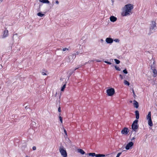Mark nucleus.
Listing matches in <instances>:
<instances>
[{
    "instance_id": "f257e3e1",
    "label": "nucleus",
    "mask_w": 157,
    "mask_h": 157,
    "mask_svg": "<svg viewBox=\"0 0 157 157\" xmlns=\"http://www.w3.org/2000/svg\"><path fill=\"white\" fill-rule=\"evenodd\" d=\"M133 8L134 6L132 4L126 5L124 7V11L122 13V16H125L128 15H130L132 10L133 9Z\"/></svg>"
},
{
    "instance_id": "f03ea898",
    "label": "nucleus",
    "mask_w": 157,
    "mask_h": 157,
    "mask_svg": "<svg viewBox=\"0 0 157 157\" xmlns=\"http://www.w3.org/2000/svg\"><path fill=\"white\" fill-rule=\"evenodd\" d=\"M156 29V23L155 21H151V24L150 25L149 33H148V35H150L152 33L155 32V30Z\"/></svg>"
},
{
    "instance_id": "7ed1b4c3",
    "label": "nucleus",
    "mask_w": 157,
    "mask_h": 157,
    "mask_svg": "<svg viewBox=\"0 0 157 157\" xmlns=\"http://www.w3.org/2000/svg\"><path fill=\"white\" fill-rule=\"evenodd\" d=\"M138 120H135L131 125L132 129V130L136 132V129L139 128V124H138Z\"/></svg>"
},
{
    "instance_id": "20e7f679",
    "label": "nucleus",
    "mask_w": 157,
    "mask_h": 157,
    "mask_svg": "<svg viewBox=\"0 0 157 157\" xmlns=\"http://www.w3.org/2000/svg\"><path fill=\"white\" fill-rule=\"evenodd\" d=\"M59 150V152L61 153L62 156L63 157H67V152L65 149L63 147L62 148L60 147Z\"/></svg>"
},
{
    "instance_id": "39448f33",
    "label": "nucleus",
    "mask_w": 157,
    "mask_h": 157,
    "mask_svg": "<svg viewBox=\"0 0 157 157\" xmlns=\"http://www.w3.org/2000/svg\"><path fill=\"white\" fill-rule=\"evenodd\" d=\"M115 90L113 88H111L107 89L106 90V92L107 93V95L108 96H113L115 93Z\"/></svg>"
},
{
    "instance_id": "423d86ee",
    "label": "nucleus",
    "mask_w": 157,
    "mask_h": 157,
    "mask_svg": "<svg viewBox=\"0 0 157 157\" xmlns=\"http://www.w3.org/2000/svg\"><path fill=\"white\" fill-rule=\"evenodd\" d=\"M134 143L132 141H130L127 144L125 147V149L127 150H129L132 147Z\"/></svg>"
},
{
    "instance_id": "0eeeda50",
    "label": "nucleus",
    "mask_w": 157,
    "mask_h": 157,
    "mask_svg": "<svg viewBox=\"0 0 157 157\" xmlns=\"http://www.w3.org/2000/svg\"><path fill=\"white\" fill-rule=\"evenodd\" d=\"M155 68V67L152 66V65L151 66V69L153 71V76L154 77H156L157 75V71Z\"/></svg>"
},
{
    "instance_id": "6e6552de",
    "label": "nucleus",
    "mask_w": 157,
    "mask_h": 157,
    "mask_svg": "<svg viewBox=\"0 0 157 157\" xmlns=\"http://www.w3.org/2000/svg\"><path fill=\"white\" fill-rule=\"evenodd\" d=\"M129 130L128 128L124 127L121 131V133L122 134L127 135L128 134Z\"/></svg>"
},
{
    "instance_id": "1a4fd4ad",
    "label": "nucleus",
    "mask_w": 157,
    "mask_h": 157,
    "mask_svg": "<svg viewBox=\"0 0 157 157\" xmlns=\"http://www.w3.org/2000/svg\"><path fill=\"white\" fill-rule=\"evenodd\" d=\"M105 41L107 44H111L113 42V40L112 38L107 37Z\"/></svg>"
},
{
    "instance_id": "9d476101",
    "label": "nucleus",
    "mask_w": 157,
    "mask_h": 157,
    "mask_svg": "<svg viewBox=\"0 0 157 157\" xmlns=\"http://www.w3.org/2000/svg\"><path fill=\"white\" fill-rule=\"evenodd\" d=\"M117 19V18L113 16H111L110 17V21L112 22H114L116 21Z\"/></svg>"
},
{
    "instance_id": "9b49d317",
    "label": "nucleus",
    "mask_w": 157,
    "mask_h": 157,
    "mask_svg": "<svg viewBox=\"0 0 157 157\" xmlns=\"http://www.w3.org/2000/svg\"><path fill=\"white\" fill-rule=\"evenodd\" d=\"M133 102L134 107L136 108H138L139 106L138 103L135 100L133 101Z\"/></svg>"
},
{
    "instance_id": "f8f14e48",
    "label": "nucleus",
    "mask_w": 157,
    "mask_h": 157,
    "mask_svg": "<svg viewBox=\"0 0 157 157\" xmlns=\"http://www.w3.org/2000/svg\"><path fill=\"white\" fill-rule=\"evenodd\" d=\"M136 116V120H138L139 118V111L138 110H136L135 112Z\"/></svg>"
},
{
    "instance_id": "ddd939ff",
    "label": "nucleus",
    "mask_w": 157,
    "mask_h": 157,
    "mask_svg": "<svg viewBox=\"0 0 157 157\" xmlns=\"http://www.w3.org/2000/svg\"><path fill=\"white\" fill-rule=\"evenodd\" d=\"M8 33V30H5L3 32V38H5L7 36Z\"/></svg>"
},
{
    "instance_id": "4468645a",
    "label": "nucleus",
    "mask_w": 157,
    "mask_h": 157,
    "mask_svg": "<svg viewBox=\"0 0 157 157\" xmlns=\"http://www.w3.org/2000/svg\"><path fill=\"white\" fill-rule=\"evenodd\" d=\"M78 152L80 153L82 155H84L85 154V152L82 149H78Z\"/></svg>"
},
{
    "instance_id": "2eb2a0df",
    "label": "nucleus",
    "mask_w": 157,
    "mask_h": 157,
    "mask_svg": "<svg viewBox=\"0 0 157 157\" xmlns=\"http://www.w3.org/2000/svg\"><path fill=\"white\" fill-rule=\"evenodd\" d=\"M147 119L148 120L151 119V112L150 111L148 112V114L147 116Z\"/></svg>"
},
{
    "instance_id": "dca6fc26",
    "label": "nucleus",
    "mask_w": 157,
    "mask_h": 157,
    "mask_svg": "<svg viewBox=\"0 0 157 157\" xmlns=\"http://www.w3.org/2000/svg\"><path fill=\"white\" fill-rule=\"evenodd\" d=\"M69 58L70 59H73L75 58L76 56H75V54H71L69 56Z\"/></svg>"
},
{
    "instance_id": "f3484780",
    "label": "nucleus",
    "mask_w": 157,
    "mask_h": 157,
    "mask_svg": "<svg viewBox=\"0 0 157 157\" xmlns=\"http://www.w3.org/2000/svg\"><path fill=\"white\" fill-rule=\"evenodd\" d=\"M39 1L44 3L49 4V1L48 0H39Z\"/></svg>"
},
{
    "instance_id": "a211bd4d",
    "label": "nucleus",
    "mask_w": 157,
    "mask_h": 157,
    "mask_svg": "<svg viewBox=\"0 0 157 157\" xmlns=\"http://www.w3.org/2000/svg\"><path fill=\"white\" fill-rule=\"evenodd\" d=\"M148 124L150 126H153V123L151 119L148 120Z\"/></svg>"
},
{
    "instance_id": "6ab92c4d",
    "label": "nucleus",
    "mask_w": 157,
    "mask_h": 157,
    "mask_svg": "<svg viewBox=\"0 0 157 157\" xmlns=\"http://www.w3.org/2000/svg\"><path fill=\"white\" fill-rule=\"evenodd\" d=\"M86 155H88L89 156H92V157L95 156V153H89L87 154H86Z\"/></svg>"
},
{
    "instance_id": "aec40b11",
    "label": "nucleus",
    "mask_w": 157,
    "mask_h": 157,
    "mask_svg": "<svg viewBox=\"0 0 157 157\" xmlns=\"http://www.w3.org/2000/svg\"><path fill=\"white\" fill-rule=\"evenodd\" d=\"M37 16L40 17H43L45 15V14L44 13H42L41 12H39L37 13Z\"/></svg>"
},
{
    "instance_id": "412c9836",
    "label": "nucleus",
    "mask_w": 157,
    "mask_h": 157,
    "mask_svg": "<svg viewBox=\"0 0 157 157\" xmlns=\"http://www.w3.org/2000/svg\"><path fill=\"white\" fill-rule=\"evenodd\" d=\"M67 83V82H66L65 83V84H64L63 86L62 87H61V91H63L65 88L66 87V83Z\"/></svg>"
},
{
    "instance_id": "4be33fe9",
    "label": "nucleus",
    "mask_w": 157,
    "mask_h": 157,
    "mask_svg": "<svg viewBox=\"0 0 157 157\" xmlns=\"http://www.w3.org/2000/svg\"><path fill=\"white\" fill-rule=\"evenodd\" d=\"M124 83L125 85H127L128 86H129L130 85L129 82L126 80H124Z\"/></svg>"
},
{
    "instance_id": "5701e85b",
    "label": "nucleus",
    "mask_w": 157,
    "mask_h": 157,
    "mask_svg": "<svg viewBox=\"0 0 157 157\" xmlns=\"http://www.w3.org/2000/svg\"><path fill=\"white\" fill-rule=\"evenodd\" d=\"M114 60L115 61L116 63L117 64H119L120 63V61L117 59H114Z\"/></svg>"
},
{
    "instance_id": "b1692460",
    "label": "nucleus",
    "mask_w": 157,
    "mask_h": 157,
    "mask_svg": "<svg viewBox=\"0 0 157 157\" xmlns=\"http://www.w3.org/2000/svg\"><path fill=\"white\" fill-rule=\"evenodd\" d=\"M115 68L116 70L118 71H121V69L117 65H116L115 66Z\"/></svg>"
},
{
    "instance_id": "393cba45",
    "label": "nucleus",
    "mask_w": 157,
    "mask_h": 157,
    "mask_svg": "<svg viewBox=\"0 0 157 157\" xmlns=\"http://www.w3.org/2000/svg\"><path fill=\"white\" fill-rule=\"evenodd\" d=\"M13 36L12 37V39L13 40V43H14V36H17V33H16L15 34H13Z\"/></svg>"
},
{
    "instance_id": "a878e982",
    "label": "nucleus",
    "mask_w": 157,
    "mask_h": 157,
    "mask_svg": "<svg viewBox=\"0 0 157 157\" xmlns=\"http://www.w3.org/2000/svg\"><path fill=\"white\" fill-rule=\"evenodd\" d=\"M70 59L69 58V57H67L65 59V60L68 62H69L70 61Z\"/></svg>"
},
{
    "instance_id": "bb28decb",
    "label": "nucleus",
    "mask_w": 157,
    "mask_h": 157,
    "mask_svg": "<svg viewBox=\"0 0 157 157\" xmlns=\"http://www.w3.org/2000/svg\"><path fill=\"white\" fill-rule=\"evenodd\" d=\"M93 61H88V62H86L85 63H84L83 65H82L81 66H80L79 67H81L82 66H83V65H85L87 64H88V63H91V62H92Z\"/></svg>"
},
{
    "instance_id": "cd10ccee",
    "label": "nucleus",
    "mask_w": 157,
    "mask_h": 157,
    "mask_svg": "<svg viewBox=\"0 0 157 157\" xmlns=\"http://www.w3.org/2000/svg\"><path fill=\"white\" fill-rule=\"evenodd\" d=\"M60 113H59V115L60 116ZM59 120H60V122L61 123H63L62 117H61V116H59Z\"/></svg>"
},
{
    "instance_id": "c85d7f7f",
    "label": "nucleus",
    "mask_w": 157,
    "mask_h": 157,
    "mask_svg": "<svg viewBox=\"0 0 157 157\" xmlns=\"http://www.w3.org/2000/svg\"><path fill=\"white\" fill-rule=\"evenodd\" d=\"M73 73H74V71H71L69 73V75L68 76V79H69L70 76L73 74Z\"/></svg>"
},
{
    "instance_id": "c756f323",
    "label": "nucleus",
    "mask_w": 157,
    "mask_h": 157,
    "mask_svg": "<svg viewBox=\"0 0 157 157\" xmlns=\"http://www.w3.org/2000/svg\"><path fill=\"white\" fill-rule=\"evenodd\" d=\"M123 72L125 74H127L128 73L126 69H125L123 71Z\"/></svg>"
},
{
    "instance_id": "7c9ffc66",
    "label": "nucleus",
    "mask_w": 157,
    "mask_h": 157,
    "mask_svg": "<svg viewBox=\"0 0 157 157\" xmlns=\"http://www.w3.org/2000/svg\"><path fill=\"white\" fill-rule=\"evenodd\" d=\"M104 62L105 63H107V64L111 65L112 64V63L110 62H108L107 61H104Z\"/></svg>"
},
{
    "instance_id": "2f4dec72",
    "label": "nucleus",
    "mask_w": 157,
    "mask_h": 157,
    "mask_svg": "<svg viewBox=\"0 0 157 157\" xmlns=\"http://www.w3.org/2000/svg\"><path fill=\"white\" fill-rule=\"evenodd\" d=\"M68 50V49L67 48H64L62 49V51H65L66 50Z\"/></svg>"
},
{
    "instance_id": "473e14b6",
    "label": "nucleus",
    "mask_w": 157,
    "mask_h": 157,
    "mask_svg": "<svg viewBox=\"0 0 157 157\" xmlns=\"http://www.w3.org/2000/svg\"><path fill=\"white\" fill-rule=\"evenodd\" d=\"M122 154V152H119L117 154V156L116 157H119L120 155Z\"/></svg>"
},
{
    "instance_id": "72a5a7b5",
    "label": "nucleus",
    "mask_w": 157,
    "mask_h": 157,
    "mask_svg": "<svg viewBox=\"0 0 157 157\" xmlns=\"http://www.w3.org/2000/svg\"><path fill=\"white\" fill-rule=\"evenodd\" d=\"M96 157H100V154H95V156Z\"/></svg>"
},
{
    "instance_id": "f704fd0d",
    "label": "nucleus",
    "mask_w": 157,
    "mask_h": 157,
    "mask_svg": "<svg viewBox=\"0 0 157 157\" xmlns=\"http://www.w3.org/2000/svg\"><path fill=\"white\" fill-rule=\"evenodd\" d=\"M114 41L115 42H119V40L118 39H116L114 40Z\"/></svg>"
},
{
    "instance_id": "c9c22d12",
    "label": "nucleus",
    "mask_w": 157,
    "mask_h": 157,
    "mask_svg": "<svg viewBox=\"0 0 157 157\" xmlns=\"http://www.w3.org/2000/svg\"><path fill=\"white\" fill-rule=\"evenodd\" d=\"M105 156V155L100 154V157H104Z\"/></svg>"
},
{
    "instance_id": "e433bc0d",
    "label": "nucleus",
    "mask_w": 157,
    "mask_h": 157,
    "mask_svg": "<svg viewBox=\"0 0 157 157\" xmlns=\"http://www.w3.org/2000/svg\"><path fill=\"white\" fill-rule=\"evenodd\" d=\"M58 111L59 112H61V108L60 107H59L58 109Z\"/></svg>"
},
{
    "instance_id": "4c0bfd02",
    "label": "nucleus",
    "mask_w": 157,
    "mask_h": 157,
    "mask_svg": "<svg viewBox=\"0 0 157 157\" xmlns=\"http://www.w3.org/2000/svg\"><path fill=\"white\" fill-rule=\"evenodd\" d=\"M79 53H80L79 52H77L76 53H74V54H75V56L76 55H78Z\"/></svg>"
},
{
    "instance_id": "58836bf2",
    "label": "nucleus",
    "mask_w": 157,
    "mask_h": 157,
    "mask_svg": "<svg viewBox=\"0 0 157 157\" xmlns=\"http://www.w3.org/2000/svg\"><path fill=\"white\" fill-rule=\"evenodd\" d=\"M119 77L121 78V79H123V77L122 75H119Z\"/></svg>"
},
{
    "instance_id": "ea45409f",
    "label": "nucleus",
    "mask_w": 157,
    "mask_h": 157,
    "mask_svg": "<svg viewBox=\"0 0 157 157\" xmlns=\"http://www.w3.org/2000/svg\"><path fill=\"white\" fill-rule=\"evenodd\" d=\"M64 129V132L65 134V135L67 136V131L65 129Z\"/></svg>"
},
{
    "instance_id": "a19ab883",
    "label": "nucleus",
    "mask_w": 157,
    "mask_h": 157,
    "mask_svg": "<svg viewBox=\"0 0 157 157\" xmlns=\"http://www.w3.org/2000/svg\"><path fill=\"white\" fill-rule=\"evenodd\" d=\"M33 150H35L36 149V147L35 146H33Z\"/></svg>"
},
{
    "instance_id": "79ce46f5",
    "label": "nucleus",
    "mask_w": 157,
    "mask_h": 157,
    "mask_svg": "<svg viewBox=\"0 0 157 157\" xmlns=\"http://www.w3.org/2000/svg\"><path fill=\"white\" fill-rule=\"evenodd\" d=\"M155 61H154V62L153 63V64L151 65H152V66L155 67V65H154L155 64Z\"/></svg>"
},
{
    "instance_id": "37998d69",
    "label": "nucleus",
    "mask_w": 157,
    "mask_h": 157,
    "mask_svg": "<svg viewBox=\"0 0 157 157\" xmlns=\"http://www.w3.org/2000/svg\"><path fill=\"white\" fill-rule=\"evenodd\" d=\"M29 106H27V105L26 106L25 108V109H29Z\"/></svg>"
},
{
    "instance_id": "c03bdc74",
    "label": "nucleus",
    "mask_w": 157,
    "mask_h": 157,
    "mask_svg": "<svg viewBox=\"0 0 157 157\" xmlns=\"http://www.w3.org/2000/svg\"><path fill=\"white\" fill-rule=\"evenodd\" d=\"M56 3L57 4H59V2L57 0L56 1Z\"/></svg>"
},
{
    "instance_id": "a18cd8bd",
    "label": "nucleus",
    "mask_w": 157,
    "mask_h": 157,
    "mask_svg": "<svg viewBox=\"0 0 157 157\" xmlns=\"http://www.w3.org/2000/svg\"><path fill=\"white\" fill-rule=\"evenodd\" d=\"M135 139V137H134L131 139V140H132V141L133 140H134Z\"/></svg>"
},
{
    "instance_id": "49530a36",
    "label": "nucleus",
    "mask_w": 157,
    "mask_h": 157,
    "mask_svg": "<svg viewBox=\"0 0 157 157\" xmlns=\"http://www.w3.org/2000/svg\"><path fill=\"white\" fill-rule=\"evenodd\" d=\"M100 41H101V42H102H102L103 43V42H104V40H103V39H101L100 40Z\"/></svg>"
},
{
    "instance_id": "de8ad7c7",
    "label": "nucleus",
    "mask_w": 157,
    "mask_h": 157,
    "mask_svg": "<svg viewBox=\"0 0 157 157\" xmlns=\"http://www.w3.org/2000/svg\"><path fill=\"white\" fill-rule=\"evenodd\" d=\"M42 74H43V75H47L46 74V73H45V72H43L42 73Z\"/></svg>"
},
{
    "instance_id": "09e8293b",
    "label": "nucleus",
    "mask_w": 157,
    "mask_h": 157,
    "mask_svg": "<svg viewBox=\"0 0 157 157\" xmlns=\"http://www.w3.org/2000/svg\"><path fill=\"white\" fill-rule=\"evenodd\" d=\"M78 68H79V67H77V68H75V69H74V71H74V72L75 71V70H77V69Z\"/></svg>"
},
{
    "instance_id": "8fccbe9b",
    "label": "nucleus",
    "mask_w": 157,
    "mask_h": 157,
    "mask_svg": "<svg viewBox=\"0 0 157 157\" xmlns=\"http://www.w3.org/2000/svg\"><path fill=\"white\" fill-rule=\"evenodd\" d=\"M133 95V97H134V98H135V97L136 96L135 93H134Z\"/></svg>"
},
{
    "instance_id": "3c124183",
    "label": "nucleus",
    "mask_w": 157,
    "mask_h": 157,
    "mask_svg": "<svg viewBox=\"0 0 157 157\" xmlns=\"http://www.w3.org/2000/svg\"><path fill=\"white\" fill-rule=\"evenodd\" d=\"M115 65L114 64H113L112 65V67H115Z\"/></svg>"
},
{
    "instance_id": "603ef678",
    "label": "nucleus",
    "mask_w": 157,
    "mask_h": 157,
    "mask_svg": "<svg viewBox=\"0 0 157 157\" xmlns=\"http://www.w3.org/2000/svg\"><path fill=\"white\" fill-rule=\"evenodd\" d=\"M132 93H133V94H134V93H135V92H134V90L133 89H132Z\"/></svg>"
},
{
    "instance_id": "864d4df0",
    "label": "nucleus",
    "mask_w": 157,
    "mask_h": 157,
    "mask_svg": "<svg viewBox=\"0 0 157 157\" xmlns=\"http://www.w3.org/2000/svg\"><path fill=\"white\" fill-rule=\"evenodd\" d=\"M111 1H112V2L113 3L114 2V0H111Z\"/></svg>"
},
{
    "instance_id": "5fc2aeb1",
    "label": "nucleus",
    "mask_w": 157,
    "mask_h": 157,
    "mask_svg": "<svg viewBox=\"0 0 157 157\" xmlns=\"http://www.w3.org/2000/svg\"><path fill=\"white\" fill-rule=\"evenodd\" d=\"M129 102L130 103H132V101H129Z\"/></svg>"
},
{
    "instance_id": "6e6d98bb",
    "label": "nucleus",
    "mask_w": 157,
    "mask_h": 157,
    "mask_svg": "<svg viewBox=\"0 0 157 157\" xmlns=\"http://www.w3.org/2000/svg\"><path fill=\"white\" fill-rule=\"evenodd\" d=\"M39 6V10H40V6Z\"/></svg>"
},
{
    "instance_id": "4d7b16f0",
    "label": "nucleus",
    "mask_w": 157,
    "mask_h": 157,
    "mask_svg": "<svg viewBox=\"0 0 157 157\" xmlns=\"http://www.w3.org/2000/svg\"><path fill=\"white\" fill-rule=\"evenodd\" d=\"M0 1L1 2H2L3 1V0H0Z\"/></svg>"
},
{
    "instance_id": "13d9d810",
    "label": "nucleus",
    "mask_w": 157,
    "mask_h": 157,
    "mask_svg": "<svg viewBox=\"0 0 157 157\" xmlns=\"http://www.w3.org/2000/svg\"><path fill=\"white\" fill-rule=\"evenodd\" d=\"M34 123H35V122H34L33 124H34Z\"/></svg>"
},
{
    "instance_id": "bf43d9fd",
    "label": "nucleus",
    "mask_w": 157,
    "mask_h": 157,
    "mask_svg": "<svg viewBox=\"0 0 157 157\" xmlns=\"http://www.w3.org/2000/svg\"><path fill=\"white\" fill-rule=\"evenodd\" d=\"M34 123H35V122H34L33 124H34Z\"/></svg>"
},
{
    "instance_id": "052dcab7",
    "label": "nucleus",
    "mask_w": 157,
    "mask_h": 157,
    "mask_svg": "<svg viewBox=\"0 0 157 157\" xmlns=\"http://www.w3.org/2000/svg\"><path fill=\"white\" fill-rule=\"evenodd\" d=\"M34 123H35V122H34L33 124H34Z\"/></svg>"
},
{
    "instance_id": "680f3d73",
    "label": "nucleus",
    "mask_w": 157,
    "mask_h": 157,
    "mask_svg": "<svg viewBox=\"0 0 157 157\" xmlns=\"http://www.w3.org/2000/svg\"><path fill=\"white\" fill-rule=\"evenodd\" d=\"M132 134V133L131 134L130 136H131V135Z\"/></svg>"
},
{
    "instance_id": "e2e57ef3",
    "label": "nucleus",
    "mask_w": 157,
    "mask_h": 157,
    "mask_svg": "<svg viewBox=\"0 0 157 157\" xmlns=\"http://www.w3.org/2000/svg\"><path fill=\"white\" fill-rule=\"evenodd\" d=\"M132 134V133L131 134L130 136H131V135Z\"/></svg>"
},
{
    "instance_id": "0e129e2a",
    "label": "nucleus",
    "mask_w": 157,
    "mask_h": 157,
    "mask_svg": "<svg viewBox=\"0 0 157 157\" xmlns=\"http://www.w3.org/2000/svg\"><path fill=\"white\" fill-rule=\"evenodd\" d=\"M132 134V133L131 134L130 136H131V135Z\"/></svg>"
}]
</instances>
